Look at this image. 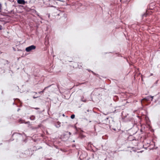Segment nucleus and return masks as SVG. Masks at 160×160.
<instances>
[{
  "instance_id": "7ed1b4c3",
  "label": "nucleus",
  "mask_w": 160,
  "mask_h": 160,
  "mask_svg": "<svg viewBox=\"0 0 160 160\" xmlns=\"http://www.w3.org/2000/svg\"><path fill=\"white\" fill-rule=\"evenodd\" d=\"M75 115L74 114H72L71 116V118L72 119H73L75 118Z\"/></svg>"
},
{
  "instance_id": "20e7f679",
  "label": "nucleus",
  "mask_w": 160,
  "mask_h": 160,
  "mask_svg": "<svg viewBox=\"0 0 160 160\" xmlns=\"http://www.w3.org/2000/svg\"><path fill=\"white\" fill-rule=\"evenodd\" d=\"M31 119L33 120L35 119V117L34 116H32L30 118Z\"/></svg>"
},
{
  "instance_id": "1a4fd4ad",
  "label": "nucleus",
  "mask_w": 160,
  "mask_h": 160,
  "mask_svg": "<svg viewBox=\"0 0 160 160\" xmlns=\"http://www.w3.org/2000/svg\"><path fill=\"white\" fill-rule=\"evenodd\" d=\"M35 109H38V108H36Z\"/></svg>"
},
{
  "instance_id": "6e6552de",
  "label": "nucleus",
  "mask_w": 160,
  "mask_h": 160,
  "mask_svg": "<svg viewBox=\"0 0 160 160\" xmlns=\"http://www.w3.org/2000/svg\"><path fill=\"white\" fill-rule=\"evenodd\" d=\"M58 125H59V127L60 126L59 125L60 124V122H58Z\"/></svg>"
},
{
  "instance_id": "0eeeda50",
  "label": "nucleus",
  "mask_w": 160,
  "mask_h": 160,
  "mask_svg": "<svg viewBox=\"0 0 160 160\" xmlns=\"http://www.w3.org/2000/svg\"><path fill=\"white\" fill-rule=\"evenodd\" d=\"M44 90L42 91L39 92V93H41V92H44Z\"/></svg>"
},
{
  "instance_id": "423d86ee",
  "label": "nucleus",
  "mask_w": 160,
  "mask_h": 160,
  "mask_svg": "<svg viewBox=\"0 0 160 160\" xmlns=\"http://www.w3.org/2000/svg\"><path fill=\"white\" fill-rule=\"evenodd\" d=\"M2 27L1 25H0V30H2Z\"/></svg>"
},
{
  "instance_id": "9b49d317",
  "label": "nucleus",
  "mask_w": 160,
  "mask_h": 160,
  "mask_svg": "<svg viewBox=\"0 0 160 160\" xmlns=\"http://www.w3.org/2000/svg\"><path fill=\"white\" fill-rule=\"evenodd\" d=\"M46 88H47V87H46L45 88V89Z\"/></svg>"
},
{
  "instance_id": "39448f33",
  "label": "nucleus",
  "mask_w": 160,
  "mask_h": 160,
  "mask_svg": "<svg viewBox=\"0 0 160 160\" xmlns=\"http://www.w3.org/2000/svg\"><path fill=\"white\" fill-rule=\"evenodd\" d=\"M153 96L152 97V96H149L148 97V99H149V98H152V99H153Z\"/></svg>"
},
{
  "instance_id": "f257e3e1",
  "label": "nucleus",
  "mask_w": 160,
  "mask_h": 160,
  "mask_svg": "<svg viewBox=\"0 0 160 160\" xmlns=\"http://www.w3.org/2000/svg\"><path fill=\"white\" fill-rule=\"evenodd\" d=\"M36 46L33 45H31L26 48V51L27 52H29L36 48Z\"/></svg>"
},
{
  "instance_id": "f03ea898",
  "label": "nucleus",
  "mask_w": 160,
  "mask_h": 160,
  "mask_svg": "<svg viewBox=\"0 0 160 160\" xmlns=\"http://www.w3.org/2000/svg\"><path fill=\"white\" fill-rule=\"evenodd\" d=\"M17 2L18 3L20 4H24L25 3V2L24 0H18Z\"/></svg>"
},
{
  "instance_id": "9d476101",
  "label": "nucleus",
  "mask_w": 160,
  "mask_h": 160,
  "mask_svg": "<svg viewBox=\"0 0 160 160\" xmlns=\"http://www.w3.org/2000/svg\"><path fill=\"white\" fill-rule=\"evenodd\" d=\"M63 116H64V114L63 115Z\"/></svg>"
}]
</instances>
